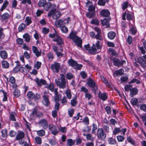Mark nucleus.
I'll list each match as a JSON object with an SVG mask.
<instances>
[{
	"label": "nucleus",
	"mask_w": 146,
	"mask_h": 146,
	"mask_svg": "<svg viewBox=\"0 0 146 146\" xmlns=\"http://www.w3.org/2000/svg\"><path fill=\"white\" fill-rule=\"evenodd\" d=\"M70 39L72 40L75 44L80 48L82 47V40L78 36L76 35V32L72 31L68 36Z\"/></svg>",
	"instance_id": "obj_1"
},
{
	"label": "nucleus",
	"mask_w": 146,
	"mask_h": 146,
	"mask_svg": "<svg viewBox=\"0 0 146 146\" xmlns=\"http://www.w3.org/2000/svg\"><path fill=\"white\" fill-rule=\"evenodd\" d=\"M60 78L56 79L55 82L57 86L60 88L64 89L66 86L67 82L66 81L65 76L63 74H60Z\"/></svg>",
	"instance_id": "obj_2"
},
{
	"label": "nucleus",
	"mask_w": 146,
	"mask_h": 146,
	"mask_svg": "<svg viewBox=\"0 0 146 146\" xmlns=\"http://www.w3.org/2000/svg\"><path fill=\"white\" fill-rule=\"evenodd\" d=\"M95 31L97 32L96 34L94 32H91L90 33V36L92 38H95L97 40H98L100 41L103 39V37L102 35V31L101 29L98 27H96L94 28Z\"/></svg>",
	"instance_id": "obj_3"
},
{
	"label": "nucleus",
	"mask_w": 146,
	"mask_h": 146,
	"mask_svg": "<svg viewBox=\"0 0 146 146\" xmlns=\"http://www.w3.org/2000/svg\"><path fill=\"white\" fill-rule=\"evenodd\" d=\"M61 15V12L58 11H56V7L51 9L48 14V16L50 17L51 16L53 19H57Z\"/></svg>",
	"instance_id": "obj_4"
},
{
	"label": "nucleus",
	"mask_w": 146,
	"mask_h": 146,
	"mask_svg": "<svg viewBox=\"0 0 146 146\" xmlns=\"http://www.w3.org/2000/svg\"><path fill=\"white\" fill-rule=\"evenodd\" d=\"M87 84L90 88H92V92L96 94L98 91V87L95 82L92 79H89L88 80Z\"/></svg>",
	"instance_id": "obj_5"
},
{
	"label": "nucleus",
	"mask_w": 146,
	"mask_h": 146,
	"mask_svg": "<svg viewBox=\"0 0 146 146\" xmlns=\"http://www.w3.org/2000/svg\"><path fill=\"white\" fill-rule=\"evenodd\" d=\"M97 135L98 139L103 141H104L106 137V134L102 128L98 129Z\"/></svg>",
	"instance_id": "obj_6"
},
{
	"label": "nucleus",
	"mask_w": 146,
	"mask_h": 146,
	"mask_svg": "<svg viewBox=\"0 0 146 146\" xmlns=\"http://www.w3.org/2000/svg\"><path fill=\"white\" fill-rule=\"evenodd\" d=\"M27 96L29 99L34 98L35 100H38L40 98V95L39 94L36 93L35 94L32 91H29L27 93Z\"/></svg>",
	"instance_id": "obj_7"
},
{
	"label": "nucleus",
	"mask_w": 146,
	"mask_h": 146,
	"mask_svg": "<svg viewBox=\"0 0 146 146\" xmlns=\"http://www.w3.org/2000/svg\"><path fill=\"white\" fill-rule=\"evenodd\" d=\"M85 49L88 51L91 54H95L96 52V46L94 45V44H93L92 47L91 48H90L89 44H87L84 46Z\"/></svg>",
	"instance_id": "obj_8"
},
{
	"label": "nucleus",
	"mask_w": 146,
	"mask_h": 146,
	"mask_svg": "<svg viewBox=\"0 0 146 146\" xmlns=\"http://www.w3.org/2000/svg\"><path fill=\"white\" fill-rule=\"evenodd\" d=\"M49 96L44 93L42 96L43 100L42 101L43 104L46 106H49L50 102L49 99Z\"/></svg>",
	"instance_id": "obj_9"
},
{
	"label": "nucleus",
	"mask_w": 146,
	"mask_h": 146,
	"mask_svg": "<svg viewBox=\"0 0 146 146\" xmlns=\"http://www.w3.org/2000/svg\"><path fill=\"white\" fill-rule=\"evenodd\" d=\"M113 64L116 66H122L123 64L126 63L125 61L124 60H122L120 61L117 58H114L113 59Z\"/></svg>",
	"instance_id": "obj_10"
},
{
	"label": "nucleus",
	"mask_w": 146,
	"mask_h": 146,
	"mask_svg": "<svg viewBox=\"0 0 146 146\" xmlns=\"http://www.w3.org/2000/svg\"><path fill=\"white\" fill-rule=\"evenodd\" d=\"M37 108L36 107H35L33 109V111L31 113V115L34 116H36L37 117L39 118L42 117L43 116V113L37 111Z\"/></svg>",
	"instance_id": "obj_11"
},
{
	"label": "nucleus",
	"mask_w": 146,
	"mask_h": 146,
	"mask_svg": "<svg viewBox=\"0 0 146 146\" xmlns=\"http://www.w3.org/2000/svg\"><path fill=\"white\" fill-rule=\"evenodd\" d=\"M60 68V63L54 62L53 64L51 65V69L53 72L58 73Z\"/></svg>",
	"instance_id": "obj_12"
},
{
	"label": "nucleus",
	"mask_w": 146,
	"mask_h": 146,
	"mask_svg": "<svg viewBox=\"0 0 146 146\" xmlns=\"http://www.w3.org/2000/svg\"><path fill=\"white\" fill-rule=\"evenodd\" d=\"M38 125L40 127L44 129H46L48 127V124L47 121L44 119H41L38 122Z\"/></svg>",
	"instance_id": "obj_13"
},
{
	"label": "nucleus",
	"mask_w": 146,
	"mask_h": 146,
	"mask_svg": "<svg viewBox=\"0 0 146 146\" xmlns=\"http://www.w3.org/2000/svg\"><path fill=\"white\" fill-rule=\"evenodd\" d=\"M49 129L51 131L52 134L54 135H56L58 132L57 127L54 125L51 124L49 125Z\"/></svg>",
	"instance_id": "obj_14"
},
{
	"label": "nucleus",
	"mask_w": 146,
	"mask_h": 146,
	"mask_svg": "<svg viewBox=\"0 0 146 146\" xmlns=\"http://www.w3.org/2000/svg\"><path fill=\"white\" fill-rule=\"evenodd\" d=\"M44 9L46 11H48L51 8V9H52L55 7H56V5L54 4H52L50 2H46V4H45L44 6Z\"/></svg>",
	"instance_id": "obj_15"
},
{
	"label": "nucleus",
	"mask_w": 146,
	"mask_h": 146,
	"mask_svg": "<svg viewBox=\"0 0 146 146\" xmlns=\"http://www.w3.org/2000/svg\"><path fill=\"white\" fill-rule=\"evenodd\" d=\"M86 6L88 8V10L89 11L94 12L95 10V7L93 6L92 2L88 1L86 3Z\"/></svg>",
	"instance_id": "obj_16"
},
{
	"label": "nucleus",
	"mask_w": 146,
	"mask_h": 146,
	"mask_svg": "<svg viewBox=\"0 0 146 146\" xmlns=\"http://www.w3.org/2000/svg\"><path fill=\"white\" fill-rule=\"evenodd\" d=\"M32 50L33 52L35 54V56L38 57L41 56V51H39L37 48L35 46H33Z\"/></svg>",
	"instance_id": "obj_17"
},
{
	"label": "nucleus",
	"mask_w": 146,
	"mask_h": 146,
	"mask_svg": "<svg viewBox=\"0 0 146 146\" xmlns=\"http://www.w3.org/2000/svg\"><path fill=\"white\" fill-rule=\"evenodd\" d=\"M25 136L24 133L23 131H19L15 137L17 140H22Z\"/></svg>",
	"instance_id": "obj_18"
},
{
	"label": "nucleus",
	"mask_w": 146,
	"mask_h": 146,
	"mask_svg": "<svg viewBox=\"0 0 146 146\" xmlns=\"http://www.w3.org/2000/svg\"><path fill=\"white\" fill-rule=\"evenodd\" d=\"M111 18L110 17H108L107 19L106 18H104L101 21L102 24L103 26H106L107 27H109L110 26L109 22Z\"/></svg>",
	"instance_id": "obj_19"
},
{
	"label": "nucleus",
	"mask_w": 146,
	"mask_h": 146,
	"mask_svg": "<svg viewBox=\"0 0 146 146\" xmlns=\"http://www.w3.org/2000/svg\"><path fill=\"white\" fill-rule=\"evenodd\" d=\"M35 81L36 82L37 85L39 86H41L42 85L46 84V81L43 79H39L38 78H36L35 79Z\"/></svg>",
	"instance_id": "obj_20"
},
{
	"label": "nucleus",
	"mask_w": 146,
	"mask_h": 146,
	"mask_svg": "<svg viewBox=\"0 0 146 146\" xmlns=\"http://www.w3.org/2000/svg\"><path fill=\"white\" fill-rule=\"evenodd\" d=\"M53 40L54 42H56L58 45H61L64 43L63 40L59 35L56 38H55L53 39Z\"/></svg>",
	"instance_id": "obj_21"
},
{
	"label": "nucleus",
	"mask_w": 146,
	"mask_h": 146,
	"mask_svg": "<svg viewBox=\"0 0 146 146\" xmlns=\"http://www.w3.org/2000/svg\"><path fill=\"white\" fill-rule=\"evenodd\" d=\"M100 14L103 17H108L110 15V13L108 10L103 9L100 13Z\"/></svg>",
	"instance_id": "obj_22"
},
{
	"label": "nucleus",
	"mask_w": 146,
	"mask_h": 146,
	"mask_svg": "<svg viewBox=\"0 0 146 146\" xmlns=\"http://www.w3.org/2000/svg\"><path fill=\"white\" fill-rule=\"evenodd\" d=\"M55 25L58 27H60L64 24V19H59L57 20L55 23Z\"/></svg>",
	"instance_id": "obj_23"
},
{
	"label": "nucleus",
	"mask_w": 146,
	"mask_h": 146,
	"mask_svg": "<svg viewBox=\"0 0 146 146\" xmlns=\"http://www.w3.org/2000/svg\"><path fill=\"white\" fill-rule=\"evenodd\" d=\"M98 97L100 99L103 101H105L108 98L106 93H102L100 92L98 94Z\"/></svg>",
	"instance_id": "obj_24"
},
{
	"label": "nucleus",
	"mask_w": 146,
	"mask_h": 146,
	"mask_svg": "<svg viewBox=\"0 0 146 146\" xmlns=\"http://www.w3.org/2000/svg\"><path fill=\"white\" fill-rule=\"evenodd\" d=\"M138 59V62L143 67L146 66V61L143 58L139 57Z\"/></svg>",
	"instance_id": "obj_25"
},
{
	"label": "nucleus",
	"mask_w": 146,
	"mask_h": 146,
	"mask_svg": "<svg viewBox=\"0 0 146 146\" xmlns=\"http://www.w3.org/2000/svg\"><path fill=\"white\" fill-rule=\"evenodd\" d=\"M23 37L27 42H29L31 39V36L27 33L24 34L23 36Z\"/></svg>",
	"instance_id": "obj_26"
},
{
	"label": "nucleus",
	"mask_w": 146,
	"mask_h": 146,
	"mask_svg": "<svg viewBox=\"0 0 146 146\" xmlns=\"http://www.w3.org/2000/svg\"><path fill=\"white\" fill-rule=\"evenodd\" d=\"M0 55L3 59H5L8 57V54L7 52L5 50L1 51L0 52Z\"/></svg>",
	"instance_id": "obj_27"
},
{
	"label": "nucleus",
	"mask_w": 146,
	"mask_h": 146,
	"mask_svg": "<svg viewBox=\"0 0 146 146\" xmlns=\"http://www.w3.org/2000/svg\"><path fill=\"white\" fill-rule=\"evenodd\" d=\"M116 35V33L113 31H110L108 34V38L110 40L113 39L115 37Z\"/></svg>",
	"instance_id": "obj_28"
},
{
	"label": "nucleus",
	"mask_w": 146,
	"mask_h": 146,
	"mask_svg": "<svg viewBox=\"0 0 146 146\" xmlns=\"http://www.w3.org/2000/svg\"><path fill=\"white\" fill-rule=\"evenodd\" d=\"M9 4V2L7 1H5L1 7L0 11H3L7 7Z\"/></svg>",
	"instance_id": "obj_29"
},
{
	"label": "nucleus",
	"mask_w": 146,
	"mask_h": 146,
	"mask_svg": "<svg viewBox=\"0 0 146 146\" xmlns=\"http://www.w3.org/2000/svg\"><path fill=\"white\" fill-rule=\"evenodd\" d=\"M1 136L3 138L6 139L7 136V131L6 129H3L1 131Z\"/></svg>",
	"instance_id": "obj_30"
},
{
	"label": "nucleus",
	"mask_w": 146,
	"mask_h": 146,
	"mask_svg": "<svg viewBox=\"0 0 146 146\" xmlns=\"http://www.w3.org/2000/svg\"><path fill=\"white\" fill-rule=\"evenodd\" d=\"M77 62L76 61L72 59L69 60L68 62V64L72 67L76 66L77 64Z\"/></svg>",
	"instance_id": "obj_31"
},
{
	"label": "nucleus",
	"mask_w": 146,
	"mask_h": 146,
	"mask_svg": "<svg viewBox=\"0 0 146 146\" xmlns=\"http://www.w3.org/2000/svg\"><path fill=\"white\" fill-rule=\"evenodd\" d=\"M138 92V90L136 88H133L130 90V95L131 97H133V96L136 95Z\"/></svg>",
	"instance_id": "obj_32"
},
{
	"label": "nucleus",
	"mask_w": 146,
	"mask_h": 146,
	"mask_svg": "<svg viewBox=\"0 0 146 146\" xmlns=\"http://www.w3.org/2000/svg\"><path fill=\"white\" fill-rule=\"evenodd\" d=\"M130 31L132 35H135L137 32V30L135 26L131 25Z\"/></svg>",
	"instance_id": "obj_33"
},
{
	"label": "nucleus",
	"mask_w": 146,
	"mask_h": 146,
	"mask_svg": "<svg viewBox=\"0 0 146 146\" xmlns=\"http://www.w3.org/2000/svg\"><path fill=\"white\" fill-rule=\"evenodd\" d=\"M65 93L67 98L69 100L71 98L72 95L70 90L69 89L66 90Z\"/></svg>",
	"instance_id": "obj_34"
},
{
	"label": "nucleus",
	"mask_w": 146,
	"mask_h": 146,
	"mask_svg": "<svg viewBox=\"0 0 146 146\" xmlns=\"http://www.w3.org/2000/svg\"><path fill=\"white\" fill-rule=\"evenodd\" d=\"M77 98L76 96L73 98L70 101V104L72 106H75L77 104Z\"/></svg>",
	"instance_id": "obj_35"
},
{
	"label": "nucleus",
	"mask_w": 146,
	"mask_h": 146,
	"mask_svg": "<svg viewBox=\"0 0 146 146\" xmlns=\"http://www.w3.org/2000/svg\"><path fill=\"white\" fill-rule=\"evenodd\" d=\"M25 22L27 26L29 25L32 22L31 18L29 17H27L25 18Z\"/></svg>",
	"instance_id": "obj_36"
},
{
	"label": "nucleus",
	"mask_w": 146,
	"mask_h": 146,
	"mask_svg": "<svg viewBox=\"0 0 146 146\" xmlns=\"http://www.w3.org/2000/svg\"><path fill=\"white\" fill-rule=\"evenodd\" d=\"M2 65L3 68H8L9 67V64L7 61L3 60L2 62Z\"/></svg>",
	"instance_id": "obj_37"
},
{
	"label": "nucleus",
	"mask_w": 146,
	"mask_h": 146,
	"mask_svg": "<svg viewBox=\"0 0 146 146\" xmlns=\"http://www.w3.org/2000/svg\"><path fill=\"white\" fill-rule=\"evenodd\" d=\"M16 115L15 112H12L9 113V118L10 119L13 121H15L16 119L15 118V115Z\"/></svg>",
	"instance_id": "obj_38"
},
{
	"label": "nucleus",
	"mask_w": 146,
	"mask_h": 146,
	"mask_svg": "<svg viewBox=\"0 0 146 146\" xmlns=\"http://www.w3.org/2000/svg\"><path fill=\"white\" fill-rule=\"evenodd\" d=\"M109 1V0H98V4L99 5L104 6L106 3L108 2Z\"/></svg>",
	"instance_id": "obj_39"
},
{
	"label": "nucleus",
	"mask_w": 146,
	"mask_h": 146,
	"mask_svg": "<svg viewBox=\"0 0 146 146\" xmlns=\"http://www.w3.org/2000/svg\"><path fill=\"white\" fill-rule=\"evenodd\" d=\"M34 139L36 144L40 145L42 143V139L40 137H35Z\"/></svg>",
	"instance_id": "obj_40"
},
{
	"label": "nucleus",
	"mask_w": 146,
	"mask_h": 146,
	"mask_svg": "<svg viewBox=\"0 0 146 146\" xmlns=\"http://www.w3.org/2000/svg\"><path fill=\"white\" fill-rule=\"evenodd\" d=\"M45 88H48L50 90L51 92H53L54 90V86L53 84H51L49 85L46 84Z\"/></svg>",
	"instance_id": "obj_41"
},
{
	"label": "nucleus",
	"mask_w": 146,
	"mask_h": 146,
	"mask_svg": "<svg viewBox=\"0 0 146 146\" xmlns=\"http://www.w3.org/2000/svg\"><path fill=\"white\" fill-rule=\"evenodd\" d=\"M13 95L16 98L19 97L20 95L19 90L15 88L13 91Z\"/></svg>",
	"instance_id": "obj_42"
},
{
	"label": "nucleus",
	"mask_w": 146,
	"mask_h": 146,
	"mask_svg": "<svg viewBox=\"0 0 146 146\" xmlns=\"http://www.w3.org/2000/svg\"><path fill=\"white\" fill-rule=\"evenodd\" d=\"M61 103L62 106L66 105L67 103V100L66 97L64 96L61 99Z\"/></svg>",
	"instance_id": "obj_43"
},
{
	"label": "nucleus",
	"mask_w": 146,
	"mask_h": 146,
	"mask_svg": "<svg viewBox=\"0 0 146 146\" xmlns=\"http://www.w3.org/2000/svg\"><path fill=\"white\" fill-rule=\"evenodd\" d=\"M0 92H2L3 94L4 97L3 99V101H7V93L2 90H0Z\"/></svg>",
	"instance_id": "obj_44"
},
{
	"label": "nucleus",
	"mask_w": 146,
	"mask_h": 146,
	"mask_svg": "<svg viewBox=\"0 0 146 146\" xmlns=\"http://www.w3.org/2000/svg\"><path fill=\"white\" fill-rule=\"evenodd\" d=\"M80 75L81 78L83 79H86L87 77V74L84 71L80 72Z\"/></svg>",
	"instance_id": "obj_45"
},
{
	"label": "nucleus",
	"mask_w": 146,
	"mask_h": 146,
	"mask_svg": "<svg viewBox=\"0 0 146 146\" xmlns=\"http://www.w3.org/2000/svg\"><path fill=\"white\" fill-rule=\"evenodd\" d=\"M25 25L23 23H21L19 26L18 30L19 32H22L24 30L25 28Z\"/></svg>",
	"instance_id": "obj_46"
},
{
	"label": "nucleus",
	"mask_w": 146,
	"mask_h": 146,
	"mask_svg": "<svg viewBox=\"0 0 146 146\" xmlns=\"http://www.w3.org/2000/svg\"><path fill=\"white\" fill-rule=\"evenodd\" d=\"M108 142L109 144L114 145L116 143V141L115 139L112 137H110L108 139Z\"/></svg>",
	"instance_id": "obj_47"
},
{
	"label": "nucleus",
	"mask_w": 146,
	"mask_h": 146,
	"mask_svg": "<svg viewBox=\"0 0 146 146\" xmlns=\"http://www.w3.org/2000/svg\"><path fill=\"white\" fill-rule=\"evenodd\" d=\"M94 45L96 46V48L97 49H100L102 48V45L100 44V41L99 40H97Z\"/></svg>",
	"instance_id": "obj_48"
},
{
	"label": "nucleus",
	"mask_w": 146,
	"mask_h": 146,
	"mask_svg": "<svg viewBox=\"0 0 146 146\" xmlns=\"http://www.w3.org/2000/svg\"><path fill=\"white\" fill-rule=\"evenodd\" d=\"M95 14V13L94 12L92 11L91 12L90 11L87 13L86 14V16L89 18H91L94 17Z\"/></svg>",
	"instance_id": "obj_49"
},
{
	"label": "nucleus",
	"mask_w": 146,
	"mask_h": 146,
	"mask_svg": "<svg viewBox=\"0 0 146 146\" xmlns=\"http://www.w3.org/2000/svg\"><path fill=\"white\" fill-rule=\"evenodd\" d=\"M46 2V0H40L38 3V5L39 7H44Z\"/></svg>",
	"instance_id": "obj_50"
},
{
	"label": "nucleus",
	"mask_w": 146,
	"mask_h": 146,
	"mask_svg": "<svg viewBox=\"0 0 146 146\" xmlns=\"http://www.w3.org/2000/svg\"><path fill=\"white\" fill-rule=\"evenodd\" d=\"M108 50L109 52L111 53L112 55L115 56H117V54L115 50L111 48H109Z\"/></svg>",
	"instance_id": "obj_51"
},
{
	"label": "nucleus",
	"mask_w": 146,
	"mask_h": 146,
	"mask_svg": "<svg viewBox=\"0 0 146 146\" xmlns=\"http://www.w3.org/2000/svg\"><path fill=\"white\" fill-rule=\"evenodd\" d=\"M9 14L8 13H5L2 15L1 17L2 19L5 20L8 19L9 18Z\"/></svg>",
	"instance_id": "obj_52"
},
{
	"label": "nucleus",
	"mask_w": 146,
	"mask_h": 146,
	"mask_svg": "<svg viewBox=\"0 0 146 146\" xmlns=\"http://www.w3.org/2000/svg\"><path fill=\"white\" fill-rule=\"evenodd\" d=\"M86 138L87 140H90L92 141H93L94 139V138L93 137L92 135L89 133L86 134Z\"/></svg>",
	"instance_id": "obj_53"
},
{
	"label": "nucleus",
	"mask_w": 146,
	"mask_h": 146,
	"mask_svg": "<svg viewBox=\"0 0 146 146\" xmlns=\"http://www.w3.org/2000/svg\"><path fill=\"white\" fill-rule=\"evenodd\" d=\"M5 37V34L3 32V29L0 28V39H2Z\"/></svg>",
	"instance_id": "obj_54"
},
{
	"label": "nucleus",
	"mask_w": 146,
	"mask_h": 146,
	"mask_svg": "<svg viewBox=\"0 0 146 146\" xmlns=\"http://www.w3.org/2000/svg\"><path fill=\"white\" fill-rule=\"evenodd\" d=\"M61 97V95H58V94L54 95V100L55 102H58Z\"/></svg>",
	"instance_id": "obj_55"
},
{
	"label": "nucleus",
	"mask_w": 146,
	"mask_h": 146,
	"mask_svg": "<svg viewBox=\"0 0 146 146\" xmlns=\"http://www.w3.org/2000/svg\"><path fill=\"white\" fill-rule=\"evenodd\" d=\"M37 135L40 136H42L45 134V131L43 130H40L37 131Z\"/></svg>",
	"instance_id": "obj_56"
},
{
	"label": "nucleus",
	"mask_w": 146,
	"mask_h": 146,
	"mask_svg": "<svg viewBox=\"0 0 146 146\" xmlns=\"http://www.w3.org/2000/svg\"><path fill=\"white\" fill-rule=\"evenodd\" d=\"M67 141V145L68 146H72L74 143L75 141L71 139H68Z\"/></svg>",
	"instance_id": "obj_57"
},
{
	"label": "nucleus",
	"mask_w": 146,
	"mask_h": 146,
	"mask_svg": "<svg viewBox=\"0 0 146 146\" xmlns=\"http://www.w3.org/2000/svg\"><path fill=\"white\" fill-rule=\"evenodd\" d=\"M59 34L55 31V33L53 34H50L49 35V36L51 38H56L58 36Z\"/></svg>",
	"instance_id": "obj_58"
},
{
	"label": "nucleus",
	"mask_w": 146,
	"mask_h": 146,
	"mask_svg": "<svg viewBox=\"0 0 146 146\" xmlns=\"http://www.w3.org/2000/svg\"><path fill=\"white\" fill-rule=\"evenodd\" d=\"M128 2L125 1L122 4V9L123 10L126 9L128 7Z\"/></svg>",
	"instance_id": "obj_59"
},
{
	"label": "nucleus",
	"mask_w": 146,
	"mask_h": 146,
	"mask_svg": "<svg viewBox=\"0 0 146 146\" xmlns=\"http://www.w3.org/2000/svg\"><path fill=\"white\" fill-rule=\"evenodd\" d=\"M134 83H136L137 84H139L140 83V81L136 78H133L129 82V83L130 84Z\"/></svg>",
	"instance_id": "obj_60"
},
{
	"label": "nucleus",
	"mask_w": 146,
	"mask_h": 146,
	"mask_svg": "<svg viewBox=\"0 0 146 146\" xmlns=\"http://www.w3.org/2000/svg\"><path fill=\"white\" fill-rule=\"evenodd\" d=\"M82 122L85 124L88 125L89 124V119L87 117H86L83 119Z\"/></svg>",
	"instance_id": "obj_61"
},
{
	"label": "nucleus",
	"mask_w": 146,
	"mask_h": 146,
	"mask_svg": "<svg viewBox=\"0 0 146 146\" xmlns=\"http://www.w3.org/2000/svg\"><path fill=\"white\" fill-rule=\"evenodd\" d=\"M16 132L13 130L10 131L9 133V135L11 137H14L16 135Z\"/></svg>",
	"instance_id": "obj_62"
},
{
	"label": "nucleus",
	"mask_w": 146,
	"mask_h": 146,
	"mask_svg": "<svg viewBox=\"0 0 146 146\" xmlns=\"http://www.w3.org/2000/svg\"><path fill=\"white\" fill-rule=\"evenodd\" d=\"M137 99L136 98H133L131 101V103L133 106L136 105L137 104Z\"/></svg>",
	"instance_id": "obj_63"
},
{
	"label": "nucleus",
	"mask_w": 146,
	"mask_h": 146,
	"mask_svg": "<svg viewBox=\"0 0 146 146\" xmlns=\"http://www.w3.org/2000/svg\"><path fill=\"white\" fill-rule=\"evenodd\" d=\"M91 23L92 24L98 25L99 23V21L97 19H94L91 20Z\"/></svg>",
	"instance_id": "obj_64"
}]
</instances>
